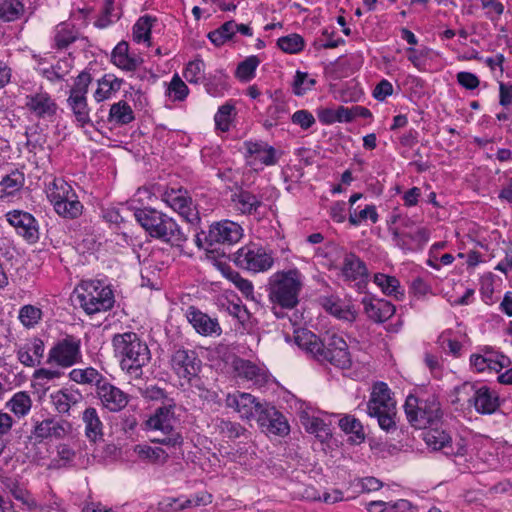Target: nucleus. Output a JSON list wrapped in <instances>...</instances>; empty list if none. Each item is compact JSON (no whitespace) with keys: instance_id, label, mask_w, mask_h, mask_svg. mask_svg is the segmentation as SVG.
<instances>
[{"instance_id":"412c9836","label":"nucleus","mask_w":512,"mask_h":512,"mask_svg":"<svg viewBox=\"0 0 512 512\" xmlns=\"http://www.w3.org/2000/svg\"><path fill=\"white\" fill-rule=\"evenodd\" d=\"M258 424L266 434L285 436L289 433V425L282 413L267 405L259 415Z\"/></svg>"},{"instance_id":"ddd939ff","label":"nucleus","mask_w":512,"mask_h":512,"mask_svg":"<svg viewBox=\"0 0 512 512\" xmlns=\"http://www.w3.org/2000/svg\"><path fill=\"white\" fill-rule=\"evenodd\" d=\"M25 108L36 119L53 122L58 114L56 99L42 87L26 95Z\"/></svg>"},{"instance_id":"423d86ee","label":"nucleus","mask_w":512,"mask_h":512,"mask_svg":"<svg viewBox=\"0 0 512 512\" xmlns=\"http://www.w3.org/2000/svg\"><path fill=\"white\" fill-rule=\"evenodd\" d=\"M391 390L384 382H376L367 403V413L370 417L376 418L379 427L387 433L397 429L396 424V401L391 395Z\"/></svg>"},{"instance_id":"f704fd0d","label":"nucleus","mask_w":512,"mask_h":512,"mask_svg":"<svg viewBox=\"0 0 512 512\" xmlns=\"http://www.w3.org/2000/svg\"><path fill=\"white\" fill-rule=\"evenodd\" d=\"M135 119L131 106L126 101H119L111 105L108 120L117 125H127Z\"/></svg>"},{"instance_id":"ea45409f","label":"nucleus","mask_w":512,"mask_h":512,"mask_svg":"<svg viewBox=\"0 0 512 512\" xmlns=\"http://www.w3.org/2000/svg\"><path fill=\"white\" fill-rule=\"evenodd\" d=\"M477 386L470 382H465L454 388L452 399L453 404L460 406L472 407L475 395L477 394Z\"/></svg>"},{"instance_id":"680f3d73","label":"nucleus","mask_w":512,"mask_h":512,"mask_svg":"<svg viewBox=\"0 0 512 512\" xmlns=\"http://www.w3.org/2000/svg\"><path fill=\"white\" fill-rule=\"evenodd\" d=\"M378 213L376 211V207L374 205H368L359 213L356 211L350 212L349 222L353 226H358L362 221L370 219L374 224L378 221Z\"/></svg>"},{"instance_id":"5701e85b","label":"nucleus","mask_w":512,"mask_h":512,"mask_svg":"<svg viewBox=\"0 0 512 512\" xmlns=\"http://www.w3.org/2000/svg\"><path fill=\"white\" fill-rule=\"evenodd\" d=\"M367 317L375 323H383L395 314V306L384 299L364 296L361 301Z\"/></svg>"},{"instance_id":"473e14b6","label":"nucleus","mask_w":512,"mask_h":512,"mask_svg":"<svg viewBox=\"0 0 512 512\" xmlns=\"http://www.w3.org/2000/svg\"><path fill=\"white\" fill-rule=\"evenodd\" d=\"M128 43L122 41L116 45L112 52V62L119 68L127 71L135 70L139 65V59L131 57L128 54Z\"/></svg>"},{"instance_id":"bf43d9fd","label":"nucleus","mask_w":512,"mask_h":512,"mask_svg":"<svg viewBox=\"0 0 512 512\" xmlns=\"http://www.w3.org/2000/svg\"><path fill=\"white\" fill-rule=\"evenodd\" d=\"M167 93L174 101H182L187 97L189 90L178 74H175L168 85Z\"/></svg>"},{"instance_id":"09e8293b","label":"nucleus","mask_w":512,"mask_h":512,"mask_svg":"<svg viewBox=\"0 0 512 512\" xmlns=\"http://www.w3.org/2000/svg\"><path fill=\"white\" fill-rule=\"evenodd\" d=\"M204 70V61L202 59H195L187 64L183 76L189 83L197 84L205 79Z\"/></svg>"},{"instance_id":"37998d69","label":"nucleus","mask_w":512,"mask_h":512,"mask_svg":"<svg viewBox=\"0 0 512 512\" xmlns=\"http://www.w3.org/2000/svg\"><path fill=\"white\" fill-rule=\"evenodd\" d=\"M450 435L444 430L430 429L423 433V439L428 447L435 451H443L450 442Z\"/></svg>"},{"instance_id":"c9c22d12","label":"nucleus","mask_w":512,"mask_h":512,"mask_svg":"<svg viewBox=\"0 0 512 512\" xmlns=\"http://www.w3.org/2000/svg\"><path fill=\"white\" fill-rule=\"evenodd\" d=\"M25 14V6L20 0H0V21L13 22Z\"/></svg>"},{"instance_id":"c85d7f7f","label":"nucleus","mask_w":512,"mask_h":512,"mask_svg":"<svg viewBox=\"0 0 512 512\" xmlns=\"http://www.w3.org/2000/svg\"><path fill=\"white\" fill-rule=\"evenodd\" d=\"M82 420L85 424V435L90 441L96 442L103 438V423L94 407L85 409Z\"/></svg>"},{"instance_id":"f8f14e48","label":"nucleus","mask_w":512,"mask_h":512,"mask_svg":"<svg viewBox=\"0 0 512 512\" xmlns=\"http://www.w3.org/2000/svg\"><path fill=\"white\" fill-rule=\"evenodd\" d=\"M235 264L252 272H264L269 270L274 263L271 253L256 244L246 245L235 253Z\"/></svg>"},{"instance_id":"b1692460","label":"nucleus","mask_w":512,"mask_h":512,"mask_svg":"<svg viewBox=\"0 0 512 512\" xmlns=\"http://www.w3.org/2000/svg\"><path fill=\"white\" fill-rule=\"evenodd\" d=\"M186 318L197 333L209 336L212 334L220 335L222 329L216 318H211L194 306H190L186 311Z\"/></svg>"},{"instance_id":"f3484780","label":"nucleus","mask_w":512,"mask_h":512,"mask_svg":"<svg viewBox=\"0 0 512 512\" xmlns=\"http://www.w3.org/2000/svg\"><path fill=\"white\" fill-rule=\"evenodd\" d=\"M243 236L242 227L233 221L223 220L210 225L208 233L204 236L207 247L216 244L232 245L237 243Z\"/></svg>"},{"instance_id":"bb28decb","label":"nucleus","mask_w":512,"mask_h":512,"mask_svg":"<svg viewBox=\"0 0 512 512\" xmlns=\"http://www.w3.org/2000/svg\"><path fill=\"white\" fill-rule=\"evenodd\" d=\"M472 406L480 414H492L499 407V397L487 386L477 388Z\"/></svg>"},{"instance_id":"6e6d98bb","label":"nucleus","mask_w":512,"mask_h":512,"mask_svg":"<svg viewBox=\"0 0 512 512\" xmlns=\"http://www.w3.org/2000/svg\"><path fill=\"white\" fill-rule=\"evenodd\" d=\"M340 428L348 434H354L357 439L364 441L365 433L361 422L354 416H344L339 420Z\"/></svg>"},{"instance_id":"9b49d317","label":"nucleus","mask_w":512,"mask_h":512,"mask_svg":"<svg viewBox=\"0 0 512 512\" xmlns=\"http://www.w3.org/2000/svg\"><path fill=\"white\" fill-rule=\"evenodd\" d=\"M161 200L191 225L200 223L199 211L188 190L182 187L167 188L162 193Z\"/></svg>"},{"instance_id":"1a4fd4ad","label":"nucleus","mask_w":512,"mask_h":512,"mask_svg":"<svg viewBox=\"0 0 512 512\" xmlns=\"http://www.w3.org/2000/svg\"><path fill=\"white\" fill-rule=\"evenodd\" d=\"M175 403L172 399L164 402L153 415L146 420V427L150 430L160 431L164 437L154 438L151 441L170 447L181 446L183 438L176 430L177 419L174 413Z\"/></svg>"},{"instance_id":"c756f323","label":"nucleus","mask_w":512,"mask_h":512,"mask_svg":"<svg viewBox=\"0 0 512 512\" xmlns=\"http://www.w3.org/2000/svg\"><path fill=\"white\" fill-rule=\"evenodd\" d=\"M300 421L305 430L310 434H314L321 442L331 437L330 427L322 419L310 416L307 412L302 411L300 413Z\"/></svg>"},{"instance_id":"13d9d810","label":"nucleus","mask_w":512,"mask_h":512,"mask_svg":"<svg viewBox=\"0 0 512 512\" xmlns=\"http://www.w3.org/2000/svg\"><path fill=\"white\" fill-rule=\"evenodd\" d=\"M325 308L330 314L339 319L354 321L356 318V313L353 310L337 301L327 300Z\"/></svg>"},{"instance_id":"a18cd8bd","label":"nucleus","mask_w":512,"mask_h":512,"mask_svg":"<svg viewBox=\"0 0 512 512\" xmlns=\"http://www.w3.org/2000/svg\"><path fill=\"white\" fill-rule=\"evenodd\" d=\"M42 310L34 305L27 304L20 308L18 319L25 328H34L42 319Z\"/></svg>"},{"instance_id":"774afa93","label":"nucleus","mask_w":512,"mask_h":512,"mask_svg":"<svg viewBox=\"0 0 512 512\" xmlns=\"http://www.w3.org/2000/svg\"><path fill=\"white\" fill-rule=\"evenodd\" d=\"M499 104L503 107L512 105V83L499 82Z\"/></svg>"},{"instance_id":"69168bd1","label":"nucleus","mask_w":512,"mask_h":512,"mask_svg":"<svg viewBox=\"0 0 512 512\" xmlns=\"http://www.w3.org/2000/svg\"><path fill=\"white\" fill-rule=\"evenodd\" d=\"M292 122L296 125H299L302 129H309L314 123L315 118L307 110H298L296 111L291 118Z\"/></svg>"},{"instance_id":"4d7b16f0","label":"nucleus","mask_w":512,"mask_h":512,"mask_svg":"<svg viewBox=\"0 0 512 512\" xmlns=\"http://www.w3.org/2000/svg\"><path fill=\"white\" fill-rule=\"evenodd\" d=\"M316 84L314 78H310L308 73L297 71L293 80V92L297 96L304 95L307 91L311 90Z\"/></svg>"},{"instance_id":"7c9ffc66","label":"nucleus","mask_w":512,"mask_h":512,"mask_svg":"<svg viewBox=\"0 0 512 512\" xmlns=\"http://www.w3.org/2000/svg\"><path fill=\"white\" fill-rule=\"evenodd\" d=\"M235 370L238 376L252 381L254 384L262 385L266 381L265 370L249 360H237L235 362Z\"/></svg>"},{"instance_id":"2eb2a0df","label":"nucleus","mask_w":512,"mask_h":512,"mask_svg":"<svg viewBox=\"0 0 512 512\" xmlns=\"http://www.w3.org/2000/svg\"><path fill=\"white\" fill-rule=\"evenodd\" d=\"M170 366L179 379L192 380L200 373L202 361L196 351L178 347L170 356Z\"/></svg>"},{"instance_id":"7ed1b4c3","label":"nucleus","mask_w":512,"mask_h":512,"mask_svg":"<svg viewBox=\"0 0 512 512\" xmlns=\"http://www.w3.org/2000/svg\"><path fill=\"white\" fill-rule=\"evenodd\" d=\"M136 221L152 237L171 246L182 247L187 235L178 223L170 216L155 209H137L134 212Z\"/></svg>"},{"instance_id":"cd10ccee","label":"nucleus","mask_w":512,"mask_h":512,"mask_svg":"<svg viewBox=\"0 0 512 512\" xmlns=\"http://www.w3.org/2000/svg\"><path fill=\"white\" fill-rule=\"evenodd\" d=\"M248 154L253 157L254 162H259L265 166L275 165L278 161L274 147L264 142H246Z\"/></svg>"},{"instance_id":"8fccbe9b","label":"nucleus","mask_w":512,"mask_h":512,"mask_svg":"<svg viewBox=\"0 0 512 512\" xmlns=\"http://www.w3.org/2000/svg\"><path fill=\"white\" fill-rule=\"evenodd\" d=\"M152 18L150 16L140 17L133 26V39L137 43L150 40Z\"/></svg>"},{"instance_id":"a211bd4d","label":"nucleus","mask_w":512,"mask_h":512,"mask_svg":"<svg viewBox=\"0 0 512 512\" xmlns=\"http://www.w3.org/2000/svg\"><path fill=\"white\" fill-rule=\"evenodd\" d=\"M510 364L509 359L493 348L485 346L479 353L470 356V365L478 373L485 371L499 372Z\"/></svg>"},{"instance_id":"2f4dec72","label":"nucleus","mask_w":512,"mask_h":512,"mask_svg":"<svg viewBox=\"0 0 512 512\" xmlns=\"http://www.w3.org/2000/svg\"><path fill=\"white\" fill-rule=\"evenodd\" d=\"M50 397L54 408L61 414L69 413L71 407L79 403L82 398L80 393L68 389L58 390Z\"/></svg>"},{"instance_id":"864d4df0","label":"nucleus","mask_w":512,"mask_h":512,"mask_svg":"<svg viewBox=\"0 0 512 512\" xmlns=\"http://www.w3.org/2000/svg\"><path fill=\"white\" fill-rule=\"evenodd\" d=\"M260 61L257 56H250L238 64L236 77L241 81H249L255 75V70Z\"/></svg>"},{"instance_id":"6e6552de","label":"nucleus","mask_w":512,"mask_h":512,"mask_svg":"<svg viewBox=\"0 0 512 512\" xmlns=\"http://www.w3.org/2000/svg\"><path fill=\"white\" fill-rule=\"evenodd\" d=\"M80 307L88 315L110 310L115 303L114 294L109 286L100 281H85L75 289Z\"/></svg>"},{"instance_id":"de8ad7c7","label":"nucleus","mask_w":512,"mask_h":512,"mask_svg":"<svg viewBox=\"0 0 512 512\" xmlns=\"http://www.w3.org/2000/svg\"><path fill=\"white\" fill-rule=\"evenodd\" d=\"M24 174L18 170H13L6 175L0 182V191L8 195L18 191L24 185Z\"/></svg>"},{"instance_id":"3c124183","label":"nucleus","mask_w":512,"mask_h":512,"mask_svg":"<svg viewBox=\"0 0 512 512\" xmlns=\"http://www.w3.org/2000/svg\"><path fill=\"white\" fill-rule=\"evenodd\" d=\"M278 47L290 54H296L304 48V40L298 34H290L280 37L277 41Z\"/></svg>"},{"instance_id":"603ef678","label":"nucleus","mask_w":512,"mask_h":512,"mask_svg":"<svg viewBox=\"0 0 512 512\" xmlns=\"http://www.w3.org/2000/svg\"><path fill=\"white\" fill-rule=\"evenodd\" d=\"M212 500L213 496L211 493L207 491H200L192 495L190 498L180 502L179 505L174 508V510H184L187 508L207 506L212 503Z\"/></svg>"},{"instance_id":"a19ab883","label":"nucleus","mask_w":512,"mask_h":512,"mask_svg":"<svg viewBox=\"0 0 512 512\" xmlns=\"http://www.w3.org/2000/svg\"><path fill=\"white\" fill-rule=\"evenodd\" d=\"M32 400L27 392L20 391L6 403V407L10 409L16 416L23 417L27 415L31 409Z\"/></svg>"},{"instance_id":"e433bc0d","label":"nucleus","mask_w":512,"mask_h":512,"mask_svg":"<svg viewBox=\"0 0 512 512\" xmlns=\"http://www.w3.org/2000/svg\"><path fill=\"white\" fill-rule=\"evenodd\" d=\"M58 215L68 219H75L83 212V205L78 200L76 193H71L68 198L60 202L55 208Z\"/></svg>"},{"instance_id":"0eeeda50","label":"nucleus","mask_w":512,"mask_h":512,"mask_svg":"<svg viewBox=\"0 0 512 512\" xmlns=\"http://www.w3.org/2000/svg\"><path fill=\"white\" fill-rule=\"evenodd\" d=\"M391 223L399 224L390 228L392 241L403 251H417L423 249L430 239V231L423 226H416L415 221L401 214H393Z\"/></svg>"},{"instance_id":"338daca9","label":"nucleus","mask_w":512,"mask_h":512,"mask_svg":"<svg viewBox=\"0 0 512 512\" xmlns=\"http://www.w3.org/2000/svg\"><path fill=\"white\" fill-rule=\"evenodd\" d=\"M456 78L457 82L467 90H474L480 84L479 78L471 72L461 71L457 74Z\"/></svg>"},{"instance_id":"4c0bfd02","label":"nucleus","mask_w":512,"mask_h":512,"mask_svg":"<svg viewBox=\"0 0 512 512\" xmlns=\"http://www.w3.org/2000/svg\"><path fill=\"white\" fill-rule=\"evenodd\" d=\"M74 193L73 188L63 179H54L47 190V197L54 208Z\"/></svg>"},{"instance_id":"58836bf2","label":"nucleus","mask_w":512,"mask_h":512,"mask_svg":"<svg viewBox=\"0 0 512 512\" xmlns=\"http://www.w3.org/2000/svg\"><path fill=\"white\" fill-rule=\"evenodd\" d=\"M69 377L72 381L79 384H94L96 389H98V384L105 380L103 376L92 367H87L85 369H73L70 371Z\"/></svg>"},{"instance_id":"e2e57ef3","label":"nucleus","mask_w":512,"mask_h":512,"mask_svg":"<svg viewBox=\"0 0 512 512\" xmlns=\"http://www.w3.org/2000/svg\"><path fill=\"white\" fill-rule=\"evenodd\" d=\"M217 428L221 435L230 439L238 438L245 432V428L239 423L229 420H220Z\"/></svg>"},{"instance_id":"4468645a","label":"nucleus","mask_w":512,"mask_h":512,"mask_svg":"<svg viewBox=\"0 0 512 512\" xmlns=\"http://www.w3.org/2000/svg\"><path fill=\"white\" fill-rule=\"evenodd\" d=\"M81 358V340L75 336L67 335L49 351L48 362L68 368L79 363Z\"/></svg>"},{"instance_id":"052dcab7","label":"nucleus","mask_w":512,"mask_h":512,"mask_svg":"<svg viewBox=\"0 0 512 512\" xmlns=\"http://www.w3.org/2000/svg\"><path fill=\"white\" fill-rule=\"evenodd\" d=\"M234 110V106L231 104H224L219 107L217 113L214 116L215 126L222 132H226L230 128L231 113Z\"/></svg>"},{"instance_id":"c03bdc74","label":"nucleus","mask_w":512,"mask_h":512,"mask_svg":"<svg viewBox=\"0 0 512 512\" xmlns=\"http://www.w3.org/2000/svg\"><path fill=\"white\" fill-rule=\"evenodd\" d=\"M373 281L384 294L395 296L396 298H398V294L403 296V292L399 290L400 282L396 277L383 273H377L374 275Z\"/></svg>"},{"instance_id":"4be33fe9","label":"nucleus","mask_w":512,"mask_h":512,"mask_svg":"<svg viewBox=\"0 0 512 512\" xmlns=\"http://www.w3.org/2000/svg\"><path fill=\"white\" fill-rule=\"evenodd\" d=\"M8 222L15 227L17 233L30 242L39 238L38 225L35 218L27 212L14 210L7 214Z\"/></svg>"},{"instance_id":"0e129e2a","label":"nucleus","mask_w":512,"mask_h":512,"mask_svg":"<svg viewBox=\"0 0 512 512\" xmlns=\"http://www.w3.org/2000/svg\"><path fill=\"white\" fill-rule=\"evenodd\" d=\"M114 0H106L102 14L95 21V26L98 28H106L111 23L114 22L115 19H119L117 14H114Z\"/></svg>"},{"instance_id":"72a5a7b5","label":"nucleus","mask_w":512,"mask_h":512,"mask_svg":"<svg viewBox=\"0 0 512 512\" xmlns=\"http://www.w3.org/2000/svg\"><path fill=\"white\" fill-rule=\"evenodd\" d=\"M134 452L139 459L151 464L163 465L168 460V453L160 447H151L145 444H138L134 447Z\"/></svg>"},{"instance_id":"f257e3e1","label":"nucleus","mask_w":512,"mask_h":512,"mask_svg":"<svg viewBox=\"0 0 512 512\" xmlns=\"http://www.w3.org/2000/svg\"><path fill=\"white\" fill-rule=\"evenodd\" d=\"M294 342L320 363H329L341 369L350 368L352 364L348 344L336 332L326 331L319 336L312 331L302 329L295 331Z\"/></svg>"},{"instance_id":"39448f33","label":"nucleus","mask_w":512,"mask_h":512,"mask_svg":"<svg viewBox=\"0 0 512 512\" xmlns=\"http://www.w3.org/2000/svg\"><path fill=\"white\" fill-rule=\"evenodd\" d=\"M301 288V273L297 269L276 272L269 278V300L281 308L293 309L299 302Z\"/></svg>"},{"instance_id":"5fc2aeb1","label":"nucleus","mask_w":512,"mask_h":512,"mask_svg":"<svg viewBox=\"0 0 512 512\" xmlns=\"http://www.w3.org/2000/svg\"><path fill=\"white\" fill-rule=\"evenodd\" d=\"M70 65L66 60H59L56 64L42 70V75L51 83L59 82L69 72Z\"/></svg>"},{"instance_id":"aec40b11","label":"nucleus","mask_w":512,"mask_h":512,"mask_svg":"<svg viewBox=\"0 0 512 512\" xmlns=\"http://www.w3.org/2000/svg\"><path fill=\"white\" fill-rule=\"evenodd\" d=\"M341 274L346 281L356 282L359 290L365 287L368 278L366 264L354 253L345 254Z\"/></svg>"},{"instance_id":"9d476101","label":"nucleus","mask_w":512,"mask_h":512,"mask_svg":"<svg viewBox=\"0 0 512 512\" xmlns=\"http://www.w3.org/2000/svg\"><path fill=\"white\" fill-rule=\"evenodd\" d=\"M92 82L89 72L82 71L73 82L66 100L67 107L71 110L75 121L80 127L91 124L90 108L87 102V93Z\"/></svg>"},{"instance_id":"6ab92c4d","label":"nucleus","mask_w":512,"mask_h":512,"mask_svg":"<svg viewBox=\"0 0 512 512\" xmlns=\"http://www.w3.org/2000/svg\"><path fill=\"white\" fill-rule=\"evenodd\" d=\"M98 398L103 407L111 412H119L128 404V395L120 388L112 385L106 379L98 384Z\"/></svg>"},{"instance_id":"f03ea898","label":"nucleus","mask_w":512,"mask_h":512,"mask_svg":"<svg viewBox=\"0 0 512 512\" xmlns=\"http://www.w3.org/2000/svg\"><path fill=\"white\" fill-rule=\"evenodd\" d=\"M112 346L115 356L120 361L121 369L133 378H141L142 368L151 359L147 343L137 333L129 331L115 334L112 338Z\"/></svg>"},{"instance_id":"dca6fc26","label":"nucleus","mask_w":512,"mask_h":512,"mask_svg":"<svg viewBox=\"0 0 512 512\" xmlns=\"http://www.w3.org/2000/svg\"><path fill=\"white\" fill-rule=\"evenodd\" d=\"M225 404L228 408L236 411L240 418L258 421L259 415L262 414L267 404L259 401L258 398L250 393L236 391L228 394L225 399Z\"/></svg>"},{"instance_id":"79ce46f5","label":"nucleus","mask_w":512,"mask_h":512,"mask_svg":"<svg viewBox=\"0 0 512 512\" xmlns=\"http://www.w3.org/2000/svg\"><path fill=\"white\" fill-rule=\"evenodd\" d=\"M78 32L68 23H61L56 27L54 41L58 49L67 48L76 41Z\"/></svg>"},{"instance_id":"49530a36","label":"nucleus","mask_w":512,"mask_h":512,"mask_svg":"<svg viewBox=\"0 0 512 512\" xmlns=\"http://www.w3.org/2000/svg\"><path fill=\"white\" fill-rule=\"evenodd\" d=\"M225 277L242 292L247 299H254L252 283L243 278L237 271L227 268L223 270Z\"/></svg>"},{"instance_id":"20e7f679","label":"nucleus","mask_w":512,"mask_h":512,"mask_svg":"<svg viewBox=\"0 0 512 512\" xmlns=\"http://www.w3.org/2000/svg\"><path fill=\"white\" fill-rule=\"evenodd\" d=\"M408 422L417 429L437 424L442 416L441 405L435 394L409 395L404 404Z\"/></svg>"},{"instance_id":"a878e982","label":"nucleus","mask_w":512,"mask_h":512,"mask_svg":"<svg viewBox=\"0 0 512 512\" xmlns=\"http://www.w3.org/2000/svg\"><path fill=\"white\" fill-rule=\"evenodd\" d=\"M71 426L67 421H57L55 419H45L38 423L34 428L36 438L45 439L49 437L63 438L70 430Z\"/></svg>"},{"instance_id":"393cba45","label":"nucleus","mask_w":512,"mask_h":512,"mask_svg":"<svg viewBox=\"0 0 512 512\" xmlns=\"http://www.w3.org/2000/svg\"><path fill=\"white\" fill-rule=\"evenodd\" d=\"M231 205L240 214H256L262 206V197L241 188L231 195Z\"/></svg>"}]
</instances>
